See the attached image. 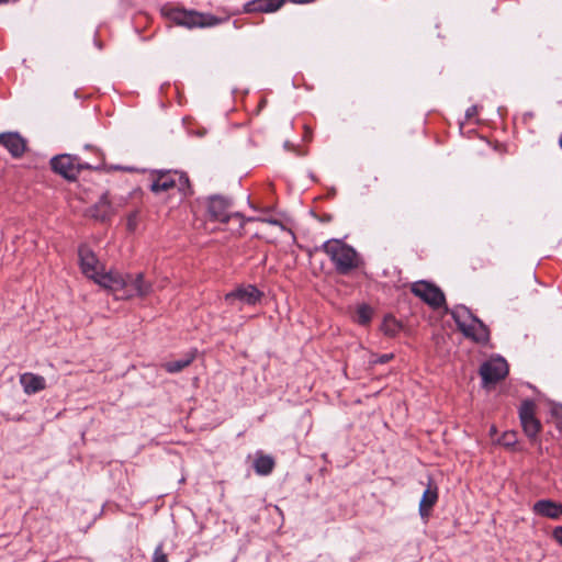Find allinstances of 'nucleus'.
Here are the masks:
<instances>
[{"label":"nucleus","mask_w":562,"mask_h":562,"mask_svg":"<svg viewBox=\"0 0 562 562\" xmlns=\"http://www.w3.org/2000/svg\"><path fill=\"white\" fill-rule=\"evenodd\" d=\"M458 329L467 337L479 344H486L490 340V329L474 316L465 306L456 307L450 312Z\"/></svg>","instance_id":"obj_3"},{"label":"nucleus","mask_w":562,"mask_h":562,"mask_svg":"<svg viewBox=\"0 0 562 562\" xmlns=\"http://www.w3.org/2000/svg\"><path fill=\"white\" fill-rule=\"evenodd\" d=\"M231 202L223 195H212L209 198L207 202V213L213 221H217L221 223H227L231 220H234L238 223V231L244 227L246 221H252V218L246 220L238 212H231ZM240 234V232H238Z\"/></svg>","instance_id":"obj_5"},{"label":"nucleus","mask_w":562,"mask_h":562,"mask_svg":"<svg viewBox=\"0 0 562 562\" xmlns=\"http://www.w3.org/2000/svg\"><path fill=\"white\" fill-rule=\"evenodd\" d=\"M393 353H385V355H382L378 360H375L374 362H379V363H386L389 362L390 360L393 359Z\"/></svg>","instance_id":"obj_26"},{"label":"nucleus","mask_w":562,"mask_h":562,"mask_svg":"<svg viewBox=\"0 0 562 562\" xmlns=\"http://www.w3.org/2000/svg\"><path fill=\"white\" fill-rule=\"evenodd\" d=\"M189 179L187 176L180 172H160L156 179L153 181L150 189L151 191L158 193V192H166L169 191L172 188H178L180 192H182L184 195L187 194V191H189Z\"/></svg>","instance_id":"obj_7"},{"label":"nucleus","mask_w":562,"mask_h":562,"mask_svg":"<svg viewBox=\"0 0 562 562\" xmlns=\"http://www.w3.org/2000/svg\"><path fill=\"white\" fill-rule=\"evenodd\" d=\"M115 213V207L109 200L108 192L103 193L100 200L88 210V215L97 221L104 222Z\"/></svg>","instance_id":"obj_13"},{"label":"nucleus","mask_w":562,"mask_h":562,"mask_svg":"<svg viewBox=\"0 0 562 562\" xmlns=\"http://www.w3.org/2000/svg\"><path fill=\"white\" fill-rule=\"evenodd\" d=\"M411 292L432 308H439L446 302L443 292L437 285L428 281L412 283Z\"/></svg>","instance_id":"obj_8"},{"label":"nucleus","mask_w":562,"mask_h":562,"mask_svg":"<svg viewBox=\"0 0 562 562\" xmlns=\"http://www.w3.org/2000/svg\"><path fill=\"white\" fill-rule=\"evenodd\" d=\"M398 328H400V326L395 319L385 318L384 324H383V330L386 335L394 336L397 333Z\"/></svg>","instance_id":"obj_22"},{"label":"nucleus","mask_w":562,"mask_h":562,"mask_svg":"<svg viewBox=\"0 0 562 562\" xmlns=\"http://www.w3.org/2000/svg\"><path fill=\"white\" fill-rule=\"evenodd\" d=\"M262 293L254 285L238 288L235 291L225 295L226 301L239 300L243 303L254 305L260 301Z\"/></svg>","instance_id":"obj_14"},{"label":"nucleus","mask_w":562,"mask_h":562,"mask_svg":"<svg viewBox=\"0 0 562 562\" xmlns=\"http://www.w3.org/2000/svg\"><path fill=\"white\" fill-rule=\"evenodd\" d=\"M132 224H133V221H132V218H130V221H128V227L130 228H132Z\"/></svg>","instance_id":"obj_28"},{"label":"nucleus","mask_w":562,"mask_h":562,"mask_svg":"<svg viewBox=\"0 0 562 562\" xmlns=\"http://www.w3.org/2000/svg\"><path fill=\"white\" fill-rule=\"evenodd\" d=\"M52 169L67 180H75L81 168H89L81 165L77 157L71 155H59L50 160Z\"/></svg>","instance_id":"obj_10"},{"label":"nucleus","mask_w":562,"mask_h":562,"mask_svg":"<svg viewBox=\"0 0 562 562\" xmlns=\"http://www.w3.org/2000/svg\"><path fill=\"white\" fill-rule=\"evenodd\" d=\"M254 468L257 474L259 475H268L272 472L274 468V460L270 456L258 454L255 462Z\"/></svg>","instance_id":"obj_19"},{"label":"nucleus","mask_w":562,"mask_h":562,"mask_svg":"<svg viewBox=\"0 0 562 562\" xmlns=\"http://www.w3.org/2000/svg\"><path fill=\"white\" fill-rule=\"evenodd\" d=\"M560 145H561V147H562V137L560 138Z\"/></svg>","instance_id":"obj_30"},{"label":"nucleus","mask_w":562,"mask_h":562,"mask_svg":"<svg viewBox=\"0 0 562 562\" xmlns=\"http://www.w3.org/2000/svg\"><path fill=\"white\" fill-rule=\"evenodd\" d=\"M372 316V311L369 306L362 305L357 310L356 321L361 325H367Z\"/></svg>","instance_id":"obj_21"},{"label":"nucleus","mask_w":562,"mask_h":562,"mask_svg":"<svg viewBox=\"0 0 562 562\" xmlns=\"http://www.w3.org/2000/svg\"><path fill=\"white\" fill-rule=\"evenodd\" d=\"M193 360H194V353H189L183 359L166 362L164 364V368L169 373H176V372L183 370L188 366H190Z\"/></svg>","instance_id":"obj_20"},{"label":"nucleus","mask_w":562,"mask_h":562,"mask_svg":"<svg viewBox=\"0 0 562 562\" xmlns=\"http://www.w3.org/2000/svg\"><path fill=\"white\" fill-rule=\"evenodd\" d=\"M153 562H168L166 553L162 551V546H158L154 552Z\"/></svg>","instance_id":"obj_23"},{"label":"nucleus","mask_w":562,"mask_h":562,"mask_svg":"<svg viewBox=\"0 0 562 562\" xmlns=\"http://www.w3.org/2000/svg\"><path fill=\"white\" fill-rule=\"evenodd\" d=\"M79 261L82 273L109 292L116 293L125 288L127 281L123 274L113 270L105 272L103 265L87 246L79 248Z\"/></svg>","instance_id":"obj_1"},{"label":"nucleus","mask_w":562,"mask_h":562,"mask_svg":"<svg viewBox=\"0 0 562 562\" xmlns=\"http://www.w3.org/2000/svg\"><path fill=\"white\" fill-rule=\"evenodd\" d=\"M479 373L482 378L483 386L493 385L506 378L508 364L501 357L492 358L481 364Z\"/></svg>","instance_id":"obj_9"},{"label":"nucleus","mask_w":562,"mask_h":562,"mask_svg":"<svg viewBox=\"0 0 562 562\" xmlns=\"http://www.w3.org/2000/svg\"><path fill=\"white\" fill-rule=\"evenodd\" d=\"M519 416L525 434L533 439L540 430V422L535 417V406L531 402H524L519 409Z\"/></svg>","instance_id":"obj_11"},{"label":"nucleus","mask_w":562,"mask_h":562,"mask_svg":"<svg viewBox=\"0 0 562 562\" xmlns=\"http://www.w3.org/2000/svg\"><path fill=\"white\" fill-rule=\"evenodd\" d=\"M502 443L506 447H510L516 442L515 432H505L502 437Z\"/></svg>","instance_id":"obj_24"},{"label":"nucleus","mask_w":562,"mask_h":562,"mask_svg":"<svg viewBox=\"0 0 562 562\" xmlns=\"http://www.w3.org/2000/svg\"><path fill=\"white\" fill-rule=\"evenodd\" d=\"M553 538L555 539V541L558 543H560L562 546V527H557L553 530Z\"/></svg>","instance_id":"obj_25"},{"label":"nucleus","mask_w":562,"mask_h":562,"mask_svg":"<svg viewBox=\"0 0 562 562\" xmlns=\"http://www.w3.org/2000/svg\"><path fill=\"white\" fill-rule=\"evenodd\" d=\"M168 18L176 24L186 26L188 29L193 27H212L223 22L228 21V18H218L211 13H202L194 10L184 9H171L167 13Z\"/></svg>","instance_id":"obj_4"},{"label":"nucleus","mask_w":562,"mask_h":562,"mask_svg":"<svg viewBox=\"0 0 562 562\" xmlns=\"http://www.w3.org/2000/svg\"><path fill=\"white\" fill-rule=\"evenodd\" d=\"M9 0H0V3H7Z\"/></svg>","instance_id":"obj_29"},{"label":"nucleus","mask_w":562,"mask_h":562,"mask_svg":"<svg viewBox=\"0 0 562 562\" xmlns=\"http://www.w3.org/2000/svg\"><path fill=\"white\" fill-rule=\"evenodd\" d=\"M437 501H438V487L430 480L428 483V486L424 491L422 499L419 502V514L423 518H426L429 516V513H430L432 506L437 503Z\"/></svg>","instance_id":"obj_15"},{"label":"nucleus","mask_w":562,"mask_h":562,"mask_svg":"<svg viewBox=\"0 0 562 562\" xmlns=\"http://www.w3.org/2000/svg\"><path fill=\"white\" fill-rule=\"evenodd\" d=\"M284 2L285 0H251L245 4V12H274L280 9Z\"/></svg>","instance_id":"obj_17"},{"label":"nucleus","mask_w":562,"mask_h":562,"mask_svg":"<svg viewBox=\"0 0 562 562\" xmlns=\"http://www.w3.org/2000/svg\"><path fill=\"white\" fill-rule=\"evenodd\" d=\"M323 251L329 257L339 274H349L359 267L357 251L339 239H330L323 244Z\"/></svg>","instance_id":"obj_2"},{"label":"nucleus","mask_w":562,"mask_h":562,"mask_svg":"<svg viewBox=\"0 0 562 562\" xmlns=\"http://www.w3.org/2000/svg\"><path fill=\"white\" fill-rule=\"evenodd\" d=\"M20 383L26 394L37 393L46 387V381L42 375L30 372L21 374Z\"/></svg>","instance_id":"obj_18"},{"label":"nucleus","mask_w":562,"mask_h":562,"mask_svg":"<svg viewBox=\"0 0 562 562\" xmlns=\"http://www.w3.org/2000/svg\"><path fill=\"white\" fill-rule=\"evenodd\" d=\"M533 512L539 516L557 519L562 515V505L550 499H540L535 503Z\"/></svg>","instance_id":"obj_16"},{"label":"nucleus","mask_w":562,"mask_h":562,"mask_svg":"<svg viewBox=\"0 0 562 562\" xmlns=\"http://www.w3.org/2000/svg\"><path fill=\"white\" fill-rule=\"evenodd\" d=\"M0 145L8 149L13 158L22 157L27 148L26 140L18 132L0 133Z\"/></svg>","instance_id":"obj_12"},{"label":"nucleus","mask_w":562,"mask_h":562,"mask_svg":"<svg viewBox=\"0 0 562 562\" xmlns=\"http://www.w3.org/2000/svg\"><path fill=\"white\" fill-rule=\"evenodd\" d=\"M267 222L270 223V224H274V225H279L280 224V222L277 221V220H269Z\"/></svg>","instance_id":"obj_27"},{"label":"nucleus","mask_w":562,"mask_h":562,"mask_svg":"<svg viewBox=\"0 0 562 562\" xmlns=\"http://www.w3.org/2000/svg\"><path fill=\"white\" fill-rule=\"evenodd\" d=\"M123 278L127 281L125 288L116 293H112L117 300H128L133 296L144 297L153 291L151 282L146 281L142 272L135 276L126 274Z\"/></svg>","instance_id":"obj_6"}]
</instances>
